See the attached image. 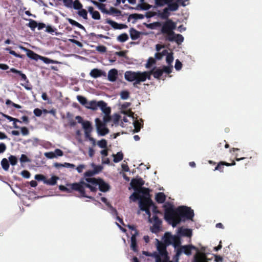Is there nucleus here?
<instances>
[{"label": "nucleus", "instance_id": "obj_1", "mask_svg": "<svg viewBox=\"0 0 262 262\" xmlns=\"http://www.w3.org/2000/svg\"><path fill=\"white\" fill-rule=\"evenodd\" d=\"M163 207L165 220L173 227L181 221L192 220L194 216L193 210L185 206L174 208L173 205L168 202L164 204Z\"/></svg>", "mask_w": 262, "mask_h": 262}, {"label": "nucleus", "instance_id": "obj_2", "mask_svg": "<svg viewBox=\"0 0 262 262\" xmlns=\"http://www.w3.org/2000/svg\"><path fill=\"white\" fill-rule=\"evenodd\" d=\"M154 70L150 71L145 72H134L132 71H127L124 74L125 79L129 82H134L133 86L135 88H138V84L141 82H144L147 79L150 80L151 75H153Z\"/></svg>", "mask_w": 262, "mask_h": 262}, {"label": "nucleus", "instance_id": "obj_3", "mask_svg": "<svg viewBox=\"0 0 262 262\" xmlns=\"http://www.w3.org/2000/svg\"><path fill=\"white\" fill-rule=\"evenodd\" d=\"M89 188L92 192L95 189L91 186V183L86 182L85 179H81L79 182L71 183L70 189L71 193L76 191L79 193V196L92 199L91 196L88 195L86 193L85 188Z\"/></svg>", "mask_w": 262, "mask_h": 262}, {"label": "nucleus", "instance_id": "obj_4", "mask_svg": "<svg viewBox=\"0 0 262 262\" xmlns=\"http://www.w3.org/2000/svg\"><path fill=\"white\" fill-rule=\"evenodd\" d=\"M85 180L86 182L90 183L91 186L95 189L94 190H92V192H96L98 189L97 186L99 187L100 191L104 192L108 191L110 189V185L101 178H85Z\"/></svg>", "mask_w": 262, "mask_h": 262}, {"label": "nucleus", "instance_id": "obj_5", "mask_svg": "<svg viewBox=\"0 0 262 262\" xmlns=\"http://www.w3.org/2000/svg\"><path fill=\"white\" fill-rule=\"evenodd\" d=\"M78 123H81L82 127L84 130V134L86 138L92 142L93 144H95V140L91 137V134L93 130L91 123L89 121H83L82 118L80 116H77L75 117Z\"/></svg>", "mask_w": 262, "mask_h": 262}, {"label": "nucleus", "instance_id": "obj_6", "mask_svg": "<svg viewBox=\"0 0 262 262\" xmlns=\"http://www.w3.org/2000/svg\"><path fill=\"white\" fill-rule=\"evenodd\" d=\"M151 205H153V201L150 197H144L142 200L139 201V207L140 209L144 211L148 217L151 215L150 208Z\"/></svg>", "mask_w": 262, "mask_h": 262}, {"label": "nucleus", "instance_id": "obj_7", "mask_svg": "<svg viewBox=\"0 0 262 262\" xmlns=\"http://www.w3.org/2000/svg\"><path fill=\"white\" fill-rule=\"evenodd\" d=\"M161 33L163 35L167 33L173 31L176 28V24L171 19H168L162 25Z\"/></svg>", "mask_w": 262, "mask_h": 262}, {"label": "nucleus", "instance_id": "obj_8", "mask_svg": "<svg viewBox=\"0 0 262 262\" xmlns=\"http://www.w3.org/2000/svg\"><path fill=\"white\" fill-rule=\"evenodd\" d=\"M157 248L158 251V253L154 252L153 253V256L155 258L156 254L159 255L161 258L162 259V258H163V259L166 258V257H169L168 255V252L166 250V245L165 243L158 241Z\"/></svg>", "mask_w": 262, "mask_h": 262}, {"label": "nucleus", "instance_id": "obj_9", "mask_svg": "<svg viewBox=\"0 0 262 262\" xmlns=\"http://www.w3.org/2000/svg\"><path fill=\"white\" fill-rule=\"evenodd\" d=\"M153 72V76L155 78L160 79L161 77L163 75V73L165 72L167 74H170L172 72V66H163L162 69L158 68H154Z\"/></svg>", "mask_w": 262, "mask_h": 262}, {"label": "nucleus", "instance_id": "obj_10", "mask_svg": "<svg viewBox=\"0 0 262 262\" xmlns=\"http://www.w3.org/2000/svg\"><path fill=\"white\" fill-rule=\"evenodd\" d=\"M97 132L99 135L103 136L109 133V129L106 127V124L103 123L99 118L95 119Z\"/></svg>", "mask_w": 262, "mask_h": 262}, {"label": "nucleus", "instance_id": "obj_11", "mask_svg": "<svg viewBox=\"0 0 262 262\" xmlns=\"http://www.w3.org/2000/svg\"><path fill=\"white\" fill-rule=\"evenodd\" d=\"M174 0H168V3H167L168 5L167 8L170 11H175L179 8V4H181L182 6L185 7L186 6L185 4L186 1L188 0H176V2H173Z\"/></svg>", "mask_w": 262, "mask_h": 262}, {"label": "nucleus", "instance_id": "obj_12", "mask_svg": "<svg viewBox=\"0 0 262 262\" xmlns=\"http://www.w3.org/2000/svg\"><path fill=\"white\" fill-rule=\"evenodd\" d=\"M145 183L144 181L141 178L133 179L130 185L135 191H137L139 188H142Z\"/></svg>", "mask_w": 262, "mask_h": 262}, {"label": "nucleus", "instance_id": "obj_13", "mask_svg": "<svg viewBox=\"0 0 262 262\" xmlns=\"http://www.w3.org/2000/svg\"><path fill=\"white\" fill-rule=\"evenodd\" d=\"M152 219L154 221V224L151 231L154 233H156L159 232L160 230L162 221L156 215H154Z\"/></svg>", "mask_w": 262, "mask_h": 262}, {"label": "nucleus", "instance_id": "obj_14", "mask_svg": "<svg viewBox=\"0 0 262 262\" xmlns=\"http://www.w3.org/2000/svg\"><path fill=\"white\" fill-rule=\"evenodd\" d=\"M105 23L110 25L114 29L121 30L127 28V25L125 24H118L116 21L108 18L106 19Z\"/></svg>", "mask_w": 262, "mask_h": 262}, {"label": "nucleus", "instance_id": "obj_15", "mask_svg": "<svg viewBox=\"0 0 262 262\" xmlns=\"http://www.w3.org/2000/svg\"><path fill=\"white\" fill-rule=\"evenodd\" d=\"M138 235V233L136 231L135 233H132L130 238V249L134 252H138V246L137 244L136 237Z\"/></svg>", "mask_w": 262, "mask_h": 262}, {"label": "nucleus", "instance_id": "obj_16", "mask_svg": "<svg viewBox=\"0 0 262 262\" xmlns=\"http://www.w3.org/2000/svg\"><path fill=\"white\" fill-rule=\"evenodd\" d=\"M90 75L94 78H97L102 76H106V73L101 70L94 69L91 70Z\"/></svg>", "mask_w": 262, "mask_h": 262}, {"label": "nucleus", "instance_id": "obj_17", "mask_svg": "<svg viewBox=\"0 0 262 262\" xmlns=\"http://www.w3.org/2000/svg\"><path fill=\"white\" fill-rule=\"evenodd\" d=\"M118 77V71L115 69L110 70L108 72V80L111 82H114Z\"/></svg>", "mask_w": 262, "mask_h": 262}, {"label": "nucleus", "instance_id": "obj_18", "mask_svg": "<svg viewBox=\"0 0 262 262\" xmlns=\"http://www.w3.org/2000/svg\"><path fill=\"white\" fill-rule=\"evenodd\" d=\"M90 2L95 6L98 8V9L103 13L107 14L108 10L105 8V5L102 3H99L97 1L94 0H90Z\"/></svg>", "mask_w": 262, "mask_h": 262}, {"label": "nucleus", "instance_id": "obj_19", "mask_svg": "<svg viewBox=\"0 0 262 262\" xmlns=\"http://www.w3.org/2000/svg\"><path fill=\"white\" fill-rule=\"evenodd\" d=\"M10 72L13 73L17 74L21 77V80L25 81L27 83H29V81L27 78L26 75L23 73L21 71H19L15 68H11L10 70Z\"/></svg>", "mask_w": 262, "mask_h": 262}, {"label": "nucleus", "instance_id": "obj_20", "mask_svg": "<svg viewBox=\"0 0 262 262\" xmlns=\"http://www.w3.org/2000/svg\"><path fill=\"white\" fill-rule=\"evenodd\" d=\"M99 107L105 115H110L111 108L107 107V104L103 101H100Z\"/></svg>", "mask_w": 262, "mask_h": 262}, {"label": "nucleus", "instance_id": "obj_21", "mask_svg": "<svg viewBox=\"0 0 262 262\" xmlns=\"http://www.w3.org/2000/svg\"><path fill=\"white\" fill-rule=\"evenodd\" d=\"M179 234L181 236L191 237L192 235V230L190 229L180 228L179 230Z\"/></svg>", "mask_w": 262, "mask_h": 262}, {"label": "nucleus", "instance_id": "obj_22", "mask_svg": "<svg viewBox=\"0 0 262 262\" xmlns=\"http://www.w3.org/2000/svg\"><path fill=\"white\" fill-rule=\"evenodd\" d=\"M166 195L163 192H158L156 194L155 200L159 204L163 203L166 200Z\"/></svg>", "mask_w": 262, "mask_h": 262}, {"label": "nucleus", "instance_id": "obj_23", "mask_svg": "<svg viewBox=\"0 0 262 262\" xmlns=\"http://www.w3.org/2000/svg\"><path fill=\"white\" fill-rule=\"evenodd\" d=\"M99 104L100 101L96 102V101L93 100L88 102L87 105H85V107L95 111L97 109L98 107H99Z\"/></svg>", "mask_w": 262, "mask_h": 262}, {"label": "nucleus", "instance_id": "obj_24", "mask_svg": "<svg viewBox=\"0 0 262 262\" xmlns=\"http://www.w3.org/2000/svg\"><path fill=\"white\" fill-rule=\"evenodd\" d=\"M140 121L138 120H136L134 122V133H138L140 129L141 128L143 127V121L142 119H140Z\"/></svg>", "mask_w": 262, "mask_h": 262}, {"label": "nucleus", "instance_id": "obj_25", "mask_svg": "<svg viewBox=\"0 0 262 262\" xmlns=\"http://www.w3.org/2000/svg\"><path fill=\"white\" fill-rule=\"evenodd\" d=\"M129 33L132 40H136L140 37V32L133 28L130 29Z\"/></svg>", "mask_w": 262, "mask_h": 262}, {"label": "nucleus", "instance_id": "obj_26", "mask_svg": "<svg viewBox=\"0 0 262 262\" xmlns=\"http://www.w3.org/2000/svg\"><path fill=\"white\" fill-rule=\"evenodd\" d=\"M169 11V9L165 8L163 9L162 12H159L158 13V16L163 19H167L170 15Z\"/></svg>", "mask_w": 262, "mask_h": 262}, {"label": "nucleus", "instance_id": "obj_27", "mask_svg": "<svg viewBox=\"0 0 262 262\" xmlns=\"http://www.w3.org/2000/svg\"><path fill=\"white\" fill-rule=\"evenodd\" d=\"M27 56L31 59H33L35 60H37L38 59L41 58V56L37 54L33 51L29 50L28 53H27Z\"/></svg>", "mask_w": 262, "mask_h": 262}, {"label": "nucleus", "instance_id": "obj_28", "mask_svg": "<svg viewBox=\"0 0 262 262\" xmlns=\"http://www.w3.org/2000/svg\"><path fill=\"white\" fill-rule=\"evenodd\" d=\"M140 4L137 6V8H140L141 10H147L151 8V6L145 3V0H139Z\"/></svg>", "mask_w": 262, "mask_h": 262}, {"label": "nucleus", "instance_id": "obj_29", "mask_svg": "<svg viewBox=\"0 0 262 262\" xmlns=\"http://www.w3.org/2000/svg\"><path fill=\"white\" fill-rule=\"evenodd\" d=\"M114 157L113 161L115 163H118L121 161L123 159V154L121 151L118 152L117 154H113Z\"/></svg>", "mask_w": 262, "mask_h": 262}, {"label": "nucleus", "instance_id": "obj_30", "mask_svg": "<svg viewBox=\"0 0 262 262\" xmlns=\"http://www.w3.org/2000/svg\"><path fill=\"white\" fill-rule=\"evenodd\" d=\"M144 197H142L140 195L138 191H135V192L130 195V199L132 200L133 201L135 202L138 200H142Z\"/></svg>", "mask_w": 262, "mask_h": 262}, {"label": "nucleus", "instance_id": "obj_31", "mask_svg": "<svg viewBox=\"0 0 262 262\" xmlns=\"http://www.w3.org/2000/svg\"><path fill=\"white\" fill-rule=\"evenodd\" d=\"M58 179V178L56 176H53L51 179L47 180L46 179V181H45V184L49 185H55L57 183V180Z\"/></svg>", "mask_w": 262, "mask_h": 262}, {"label": "nucleus", "instance_id": "obj_32", "mask_svg": "<svg viewBox=\"0 0 262 262\" xmlns=\"http://www.w3.org/2000/svg\"><path fill=\"white\" fill-rule=\"evenodd\" d=\"M165 35H166L165 36L166 40H168L171 42L174 41V38L175 37L176 34H175L173 31L167 33L165 34Z\"/></svg>", "mask_w": 262, "mask_h": 262}, {"label": "nucleus", "instance_id": "obj_33", "mask_svg": "<svg viewBox=\"0 0 262 262\" xmlns=\"http://www.w3.org/2000/svg\"><path fill=\"white\" fill-rule=\"evenodd\" d=\"M137 191L140 195L142 194L145 195V197H149V190L148 188L142 187V188H139Z\"/></svg>", "mask_w": 262, "mask_h": 262}, {"label": "nucleus", "instance_id": "obj_34", "mask_svg": "<svg viewBox=\"0 0 262 262\" xmlns=\"http://www.w3.org/2000/svg\"><path fill=\"white\" fill-rule=\"evenodd\" d=\"M121 11L115 8L114 7H111L108 10L107 14L113 15L114 14L116 16H119L121 14Z\"/></svg>", "mask_w": 262, "mask_h": 262}, {"label": "nucleus", "instance_id": "obj_35", "mask_svg": "<svg viewBox=\"0 0 262 262\" xmlns=\"http://www.w3.org/2000/svg\"><path fill=\"white\" fill-rule=\"evenodd\" d=\"M1 165L2 168L5 171H8L9 168V163L6 158H3L1 161Z\"/></svg>", "mask_w": 262, "mask_h": 262}, {"label": "nucleus", "instance_id": "obj_36", "mask_svg": "<svg viewBox=\"0 0 262 262\" xmlns=\"http://www.w3.org/2000/svg\"><path fill=\"white\" fill-rule=\"evenodd\" d=\"M71 183L67 184L66 186L60 185L59 188L61 191L66 192L67 193H71V189H70Z\"/></svg>", "mask_w": 262, "mask_h": 262}, {"label": "nucleus", "instance_id": "obj_37", "mask_svg": "<svg viewBox=\"0 0 262 262\" xmlns=\"http://www.w3.org/2000/svg\"><path fill=\"white\" fill-rule=\"evenodd\" d=\"M68 21L73 26H76L81 29H84V27L82 25L71 18H68Z\"/></svg>", "mask_w": 262, "mask_h": 262}, {"label": "nucleus", "instance_id": "obj_38", "mask_svg": "<svg viewBox=\"0 0 262 262\" xmlns=\"http://www.w3.org/2000/svg\"><path fill=\"white\" fill-rule=\"evenodd\" d=\"M128 39V36L126 33H122L117 37V40L121 42H124Z\"/></svg>", "mask_w": 262, "mask_h": 262}, {"label": "nucleus", "instance_id": "obj_39", "mask_svg": "<svg viewBox=\"0 0 262 262\" xmlns=\"http://www.w3.org/2000/svg\"><path fill=\"white\" fill-rule=\"evenodd\" d=\"M165 239H164V242H165V244H167V245H169V244H171L172 243V239L171 238H173V236H172L170 233H166L165 234Z\"/></svg>", "mask_w": 262, "mask_h": 262}, {"label": "nucleus", "instance_id": "obj_40", "mask_svg": "<svg viewBox=\"0 0 262 262\" xmlns=\"http://www.w3.org/2000/svg\"><path fill=\"white\" fill-rule=\"evenodd\" d=\"M55 166L57 167H67V168H74L75 167V165H74L73 164L69 163H66V162L64 163V164L56 163L55 164Z\"/></svg>", "mask_w": 262, "mask_h": 262}, {"label": "nucleus", "instance_id": "obj_41", "mask_svg": "<svg viewBox=\"0 0 262 262\" xmlns=\"http://www.w3.org/2000/svg\"><path fill=\"white\" fill-rule=\"evenodd\" d=\"M5 50L6 51H9V53L11 55H12L14 56L15 57H18V58H23L24 57V55H21V54H17L14 51H13V50H11V48L10 47L6 48L5 49Z\"/></svg>", "mask_w": 262, "mask_h": 262}, {"label": "nucleus", "instance_id": "obj_42", "mask_svg": "<svg viewBox=\"0 0 262 262\" xmlns=\"http://www.w3.org/2000/svg\"><path fill=\"white\" fill-rule=\"evenodd\" d=\"M77 99L79 102L81 103L82 105L85 106V105H87V104L88 103L87 99L84 97L83 96L78 95L77 96Z\"/></svg>", "mask_w": 262, "mask_h": 262}, {"label": "nucleus", "instance_id": "obj_43", "mask_svg": "<svg viewBox=\"0 0 262 262\" xmlns=\"http://www.w3.org/2000/svg\"><path fill=\"white\" fill-rule=\"evenodd\" d=\"M155 259L156 262H173L172 261L170 260L169 257H166L164 259H162L160 255L157 254H155Z\"/></svg>", "mask_w": 262, "mask_h": 262}, {"label": "nucleus", "instance_id": "obj_44", "mask_svg": "<svg viewBox=\"0 0 262 262\" xmlns=\"http://www.w3.org/2000/svg\"><path fill=\"white\" fill-rule=\"evenodd\" d=\"M175 41L178 45H180L184 41V37L181 34H176L174 38Z\"/></svg>", "mask_w": 262, "mask_h": 262}, {"label": "nucleus", "instance_id": "obj_45", "mask_svg": "<svg viewBox=\"0 0 262 262\" xmlns=\"http://www.w3.org/2000/svg\"><path fill=\"white\" fill-rule=\"evenodd\" d=\"M161 26H162L161 23L157 21V22H154L153 23H150V24H147L146 26L147 28H148L149 29H154L156 28L161 27Z\"/></svg>", "mask_w": 262, "mask_h": 262}, {"label": "nucleus", "instance_id": "obj_46", "mask_svg": "<svg viewBox=\"0 0 262 262\" xmlns=\"http://www.w3.org/2000/svg\"><path fill=\"white\" fill-rule=\"evenodd\" d=\"M167 54V50H164L162 52H158L155 54V58L157 59L160 60L162 57Z\"/></svg>", "mask_w": 262, "mask_h": 262}, {"label": "nucleus", "instance_id": "obj_47", "mask_svg": "<svg viewBox=\"0 0 262 262\" xmlns=\"http://www.w3.org/2000/svg\"><path fill=\"white\" fill-rule=\"evenodd\" d=\"M72 7H73L74 9L75 10H80L82 8V5L79 0H75L73 2Z\"/></svg>", "mask_w": 262, "mask_h": 262}, {"label": "nucleus", "instance_id": "obj_48", "mask_svg": "<svg viewBox=\"0 0 262 262\" xmlns=\"http://www.w3.org/2000/svg\"><path fill=\"white\" fill-rule=\"evenodd\" d=\"M78 14L85 19H88V12L86 10L84 9L81 8V9L79 10Z\"/></svg>", "mask_w": 262, "mask_h": 262}, {"label": "nucleus", "instance_id": "obj_49", "mask_svg": "<svg viewBox=\"0 0 262 262\" xmlns=\"http://www.w3.org/2000/svg\"><path fill=\"white\" fill-rule=\"evenodd\" d=\"M27 26L30 27L31 30H34L37 26V23L34 20L30 19L29 23Z\"/></svg>", "mask_w": 262, "mask_h": 262}, {"label": "nucleus", "instance_id": "obj_50", "mask_svg": "<svg viewBox=\"0 0 262 262\" xmlns=\"http://www.w3.org/2000/svg\"><path fill=\"white\" fill-rule=\"evenodd\" d=\"M171 238L172 239V244L174 245V247L180 246V245L181 244V240L179 237L173 236V238Z\"/></svg>", "mask_w": 262, "mask_h": 262}, {"label": "nucleus", "instance_id": "obj_51", "mask_svg": "<svg viewBox=\"0 0 262 262\" xmlns=\"http://www.w3.org/2000/svg\"><path fill=\"white\" fill-rule=\"evenodd\" d=\"M40 59H41L45 63H47V64L58 63V61L51 59L47 57H44L41 56Z\"/></svg>", "mask_w": 262, "mask_h": 262}, {"label": "nucleus", "instance_id": "obj_52", "mask_svg": "<svg viewBox=\"0 0 262 262\" xmlns=\"http://www.w3.org/2000/svg\"><path fill=\"white\" fill-rule=\"evenodd\" d=\"M166 55V62L168 64H171V63L173 62V53H168L167 52V54Z\"/></svg>", "mask_w": 262, "mask_h": 262}, {"label": "nucleus", "instance_id": "obj_53", "mask_svg": "<svg viewBox=\"0 0 262 262\" xmlns=\"http://www.w3.org/2000/svg\"><path fill=\"white\" fill-rule=\"evenodd\" d=\"M121 98L123 100L127 99L129 97V93L127 91H122L120 93Z\"/></svg>", "mask_w": 262, "mask_h": 262}, {"label": "nucleus", "instance_id": "obj_54", "mask_svg": "<svg viewBox=\"0 0 262 262\" xmlns=\"http://www.w3.org/2000/svg\"><path fill=\"white\" fill-rule=\"evenodd\" d=\"M98 145L102 148H106L107 147V141L105 139H102L99 141L97 143Z\"/></svg>", "mask_w": 262, "mask_h": 262}, {"label": "nucleus", "instance_id": "obj_55", "mask_svg": "<svg viewBox=\"0 0 262 262\" xmlns=\"http://www.w3.org/2000/svg\"><path fill=\"white\" fill-rule=\"evenodd\" d=\"M9 160L10 164L12 165H15L17 163V158L15 156H13V155H11L9 157Z\"/></svg>", "mask_w": 262, "mask_h": 262}, {"label": "nucleus", "instance_id": "obj_56", "mask_svg": "<svg viewBox=\"0 0 262 262\" xmlns=\"http://www.w3.org/2000/svg\"><path fill=\"white\" fill-rule=\"evenodd\" d=\"M35 179L38 181H42L45 183V181H46V178L45 176L41 174H36L35 176Z\"/></svg>", "mask_w": 262, "mask_h": 262}, {"label": "nucleus", "instance_id": "obj_57", "mask_svg": "<svg viewBox=\"0 0 262 262\" xmlns=\"http://www.w3.org/2000/svg\"><path fill=\"white\" fill-rule=\"evenodd\" d=\"M224 146L226 148L229 147V145L226 143V140H223L222 142H220L217 144V147L222 149V147Z\"/></svg>", "mask_w": 262, "mask_h": 262}, {"label": "nucleus", "instance_id": "obj_58", "mask_svg": "<svg viewBox=\"0 0 262 262\" xmlns=\"http://www.w3.org/2000/svg\"><path fill=\"white\" fill-rule=\"evenodd\" d=\"M95 172H94L93 170H89L86 171L84 173V177H85L84 179L85 178H90L89 177H92L94 176Z\"/></svg>", "mask_w": 262, "mask_h": 262}, {"label": "nucleus", "instance_id": "obj_59", "mask_svg": "<svg viewBox=\"0 0 262 262\" xmlns=\"http://www.w3.org/2000/svg\"><path fill=\"white\" fill-rule=\"evenodd\" d=\"M168 3V0H155V4L158 6H162Z\"/></svg>", "mask_w": 262, "mask_h": 262}, {"label": "nucleus", "instance_id": "obj_60", "mask_svg": "<svg viewBox=\"0 0 262 262\" xmlns=\"http://www.w3.org/2000/svg\"><path fill=\"white\" fill-rule=\"evenodd\" d=\"M92 15V17L94 19H96V20H99L100 19V14L99 13V12L97 11H94L92 14H91Z\"/></svg>", "mask_w": 262, "mask_h": 262}, {"label": "nucleus", "instance_id": "obj_61", "mask_svg": "<svg viewBox=\"0 0 262 262\" xmlns=\"http://www.w3.org/2000/svg\"><path fill=\"white\" fill-rule=\"evenodd\" d=\"M156 60L152 57H150L148 58L147 63L146 64V67L147 68H150L153 64L155 63Z\"/></svg>", "mask_w": 262, "mask_h": 262}, {"label": "nucleus", "instance_id": "obj_62", "mask_svg": "<svg viewBox=\"0 0 262 262\" xmlns=\"http://www.w3.org/2000/svg\"><path fill=\"white\" fill-rule=\"evenodd\" d=\"M64 5L68 8H72L73 2L72 0H62Z\"/></svg>", "mask_w": 262, "mask_h": 262}, {"label": "nucleus", "instance_id": "obj_63", "mask_svg": "<svg viewBox=\"0 0 262 262\" xmlns=\"http://www.w3.org/2000/svg\"><path fill=\"white\" fill-rule=\"evenodd\" d=\"M214 170H219L220 172H223L224 166L223 165V161H221L218 163V164L215 167Z\"/></svg>", "mask_w": 262, "mask_h": 262}, {"label": "nucleus", "instance_id": "obj_64", "mask_svg": "<svg viewBox=\"0 0 262 262\" xmlns=\"http://www.w3.org/2000/svg\"><path fill=\"white\" fill-rule=\"evenodd\" d=\"M20 161L21 163H25L30 162V160L26 155L22 154L20 158Z\"/></svg>", "mask_w": 262, "mask_h": 262}]
</instances>
